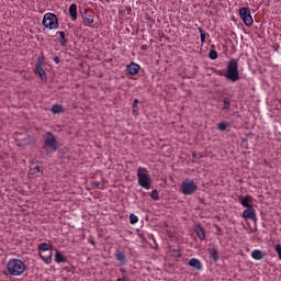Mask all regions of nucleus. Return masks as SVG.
I'll return each instance as SVG.
<instances>
[{
    "mask_svg": "<svg viewBox=\"0 0 281 281\" xmlns=\"http://www.w3.org/2000/svg\"><path fill=\"white\" fill-rule=\"evenodd\" d=\"M217 76H224L226 80L231 82H238L240 80V71L238 70V59H231L227 63L226 69L224 70H215Z\"/></svg>",
    "mask_w": 281,
    "mask_h": 281,
    "instance_id": "1",
    "label": "nucleus"
},
{
    "mask_svg": "<svg viewBox=\"0 0 281 281\" xmlns=\"http://www.w3.org/2000/svg\"><path fill=\"white\" fill-rule=\"evenodd\" d=\"M7 269L10 276H23L27 266L20 259H10L7 263Z\"/></svg>",
    "mask_w": 281,
    "mask_h": 281,
    "instance_id": "2",
    "label": "nucleus"
},
{
    "mask_svg": "<svg viewBox=\"0 0 281 281\" xmlns=\"http://www.w3.org/2000/svg\"><path fill=\"white\" fill-rule=\"evenodd\" d=\"M137 179L138 186H140V188H144L145 190H150V183H153V180L150 179V175L148 173V170L146 168L139 167L137 169Z\"/></svg>",
    "mask_w": 281,
    "mask_h": 281,
    "instance_id": "3",
    "label": "nucleus"
},
{
    "mask_svg": "<svg viewBox=\"0 0 281 281\" xmlns=\"http://www.w3.org/2000/svg\"><path fill=\"white\" fill-rule=\"evenodd\" d=\"M196 190H199V186L194 183V180L186 179L181 182L180 192H182L184 196H190L194 194Z\"/></svg>",
    "mask_w": 281,
    "mask_h": 281,
    "instance_id": "4",
    "label": "nucleus"
},
{
    "mask_svg": "<svg viewBox=\"0 0 281 281\" xmlns=\"http://www.w3.org/2000/svg\"><path fill=\"white\" fill-rule=\"evenodd\" d=\"M42 25L46 30H58V18L54 13H46L43 16Z\"/></svg>",
    "mask_w": 281,
    "mask_h": 281,
    "instance_id": "5",
    "label": "nucleus"
},
{
    "mask_svg": "<svg viewBox=\"0 0 281 281\" xmlns=\"http://www.w3.org/2000/svg\"><path fill=\"white\" fill-rule=\"evenodd\" d=\"M239 16L243 21V23L247 27H251L254 25V18L251 16V10L247 7H243L239 9Z\"/></svg>",
    "mask_w": 281,
    "mask_h": 281,
    "instance_id": "6",
    "label": "nucleus"
},
{
    "mask_svg": "<svg viewBox=\"0 0 281 281\" xmlns=\"http://www.w3.org/2000/svg\"><path fill=\"white\" fill-rule=\"evenodd\" d=\"M52 148L53 153H56L58 150V140H56V136H54V133L47 132L46 138L44 139V148Z\"/></svg>",
    "mask_w": 281,
    "mask_h": 281,
    "instance_id": "7",
    "label": "nucleus"
},
{
    "mask_svg": "<svg viewBox=\"0 0 281 281\" xmlns=\"http://www.w3.org/2000/svg\"><path fill=\"white\" fill-rule=\"evenodd\" d=\"M37 249L38 251H49L47 256L40 255V257L42 258V260H44V262H46V265H52V245L47 243H41L38 244Z\"/></svg>",
    "mask_w": 281,
    "mask_h": 281,
    "instance_id": "8",
    "label": "nucleus"
},
{
    "mask_svg": "<svg viewBox=\"0 0 281 281\" xmlns=\"http://www.w3.org/2000/svg\"><path fill=\"white\" fill-rule=\"evenodd\" d=\"M35 71L38 74L42 82H47V72H45V69H43V57H38V60L35 65Z\"/></svg>",
    "mask_w": 281,
    "mask_h": 281,
    "instance_id": "9",
    "label": "nucleus"
},
{
    "mask_svg": "<svg viewBox=\"0 0 281 281\" xmlns=\"http://www.w3.org/2000/svg\"><path fill=\"white\" fill-rule=\"evenodd\" d=\"M243 218H250V221H258V217L256 216V209L254 206H248L246 210L243 212Z\"/></svg>",
    "mask_w": 281,
    "mask_h": 281,
    "instance_id": "10",
    "label": "nucleus"
},
{
    "mask_svg": "<svg viewBox=\"0 0 281 281\" xmlns=\"http://www.w3.org/2000/svg\"><path fill=\"white\" fill-rule=\"evenodd\" d=\"M139 69H142V67L135 61H131L130 65L126 66V72L130 76H136V74H139Z\"/></svg>",
    "mask_w": 281,
    "mask_h": 281,
    "instance_id": "11",
    "label": "nucleus"
},
{
    "mask_svg": "<svg viewBox=\"0 0 281 281\" xmlns=\"http://www.w3.org/2000/svg\"><path fill=\"white\" fill-rule=\"evenodd\" d=\"M83 23L91 25L93 23V11L85 9L82 13Z\"/></svg>",
    "mask_w": 281,
    "mask_h": 281,
    "instance_id": "12",
    "label": "nucleus"
},
{
    "mask_svg": "<svg viewBox=\"0 0 281 281\" xmlns=\"http://www.w3.org/2000/svg\"><path fill=\"white\" fill-rule=\"evenodd\" d=\"M189 267H192L195 271H201L203 269V263H201V260L192 258L189 260Z\"/></svg>",
    "mask_w": 281,
    "mask_h": 281,
    "instance_id": "13",
    "label": "nucleus"
},
{
    "mask_svg": "<svg viewBox=\"0 0 281 281\" xmlns=\"http://www.w3.org/2000/svg\"><path fill=\"white\" fill-rule=\"evenodd\" d=\"M254 201V198L251 195H246V196H239V203L243 205V207H254V205L249 204Z\"/></svg>",
    "mask_w": 281,
    "mask_h": 281,
    "instance_id": "14",
    "label": "nucleus"
},
{
    "mask_svg": "<svg viewBox=\"0 0 281 281\" xmlns=\"http://www.w3.org/2000/svg\"><path fill=\"white\" fill-rule=\"evenodd\" d=\"M69 15L71 16L72 21H77L78 20V4L77 3H72L69 7Z\"/></svg>",
    "mask_w": 281,
    "mask_h": 281,
    "instance_id": "15",
    "label": "nucleus"
},
{
    "mask_svg": "<svg viewBox=\"0 0 281 281\" xmlns=\"http://www.w3.org/2000/svg\"><path fill=\"white\" fill-rule=\"evenodd\" d=\"M207 252L211 260H213V262H218V250H216V248L214 247L207 248Z\"/></svg>",
    "mask_w": 281,
    "mask_h": 281,
    "instance_id": "16",
    "label": "nucleus"
},
{
    "mask_svg": "<svg viewBox=\"0 0 281 281\" xmlns=\"http://www.w3.org/2000/svg\"><path fill=\"white\" fill-rule=\"evenodd\" d=\"M265 252H262V250L260 249H255L251 251V258L254 260H262L265 258Z\"/></svg>",
    "mask_w": 281,
    "mask_h": 281,
    "instance_id": "17",
    "label": "nucleus"
},
{
    "mask_svg": "<svg viewBox=\"0 0 281 281\" xmlns=\"http://www.w3.org/2000/svg\"><path fill=\"white\" fill-rule=\"evenodd\" d=\"M115 258L117 262H121V265H126L128 260L126 259V255L122 251H116Z\"/></svg>",
    "mask_w": 281,
    "mask_h": 281,
    "instance_id": "18",
    "label": "nucleus"
},
{
    "mask_svg": "<svg viewBox=\"0 0 281 281\" xmlns=\"http://www.w3.org/2000/svg\"><path fill=\"white\" fill-rule=\"evenodd\" d=\"M55 262H57V265H60L61 262H68V260L65 257V255H61L59 250H56V252H55Z\"/></svg>",
    "mask_w": 281,
    "mask_h": 281,
    "instance_id": "19",
    "label": "nucleus"
},
{
    "mask_svg": "<svg viewBox=\"0 0 281 281\" xmlns=\"http://www.w3.org/2000/svg\"><path fill=\"white\" fill-rule=\"evenodd\" d=\"M195 234L200 240H205V229H203L201 225L195 226Z\"/></svg>",
    "mask_w": 281,
    "mask_h": 281,
    "instance_id": "20",
    "label": "nucleus"
},
{
    "mask_svg": "<svg viewBox=\"0 0 281 281\" xmlns=\"http://www.w3.org/2000/svg\"><path fill=\"white\" fill-rule=\"evenodd\" d=\"M137 104H139V99H134L132 103V115H134L135 117L139 115V110L137 109Z\"/></svg>",
    "mask_w": 281,
    "mask_h": 281,
    "instance_id": "21",
    "label": "nucleus"
},
{
    "mask_svg": "<svg viewBox=\"0 0 281 281\" xmlns=\"http://www.w3.org/2000/svg\"><path fill=\"white\" fill-rule=\"evenodd\" d=\"M232 99L229 97H225L223 99V108L222 111H224L225 113H227V111H229V105H231Z\"/></svg>",
    "mask_w": 281,
    "mask_h": 281,
    "instance_id": "22",
    "label": "nucleus"
},
{
    "mask_svg": "<svg viewBox=\"0 0 281 281\" xmlns=\"http://www.w3.org/2000/svg\"><path fill=\"white\" fill-rule=\"evenodd\" d=\"M50 111H52V113H54L55 115H58V114L63 113V111H65V109L63 108L61 104L56 103V104H54V105L52 106Z\"/></svg>",
    "mask_w": 281,
    "mask_h": 281,
    "instance_id": "23",
    "label": "nucleus"
},
{
    "mask_svg": "<svg viewBox=\"0 0 281 281\" xmlns=\"http://www.w3.org/2000/svg\"><path fill=\"white\" fill-rule=\"evenodd\" d=\"M57 34L59 35V43L61 45V47H67V43H68V40L65 37V32L63 31H59L57 32Z\"/></svg>",
    "mask_w": 281,
    "mask_h": 281,
    "instance_id": "24",
    "label": "nucleus"
},
{
    "mask_svg": "<svg viewBox=\"0 0 281 281\" xmlns=\"http://www.w3.org/2000/svg\"><path fill=\"white\" fill-rule=\"evenodd\" d=\"M149 196L153 199V201H159V191L157 189L153 190Z\"/></svg>",
    "mask_w": 281,
    "mask_h": 281,
    "instance_id": "25",
    "label": "nucleus"
},
{
    "mask_svg": "<svg viewBox=\"0 0 281 281\" xmlns=\"http://www.w3.org/2000/svg\"><path fill=\"white\" fill-rule=\"evenodd\" d=\"M209 58L211 60H216V58H218V53L216 50H214V49L210 50L209 52Z\"/></svg>",
    "mask_w": 281,
    "mask_h": 281,
    "instance_id": "26",
    "label": "nucleus"
},
{
    "mask_svg": "<svg viewBox=\"0 0 281 281\" xmlns=\"http://www.w3.org/2000/svg\"><path fill=\"white\" fill-rule=\"evenodd\" d=\"M138 221H139V218L134 213H132L130 215V223H131V225H135Z\"/></svg>",
    "mask_w": 281,
    "mask_h": 281,
    "instance_id": "27",
    "label": "nucleus"
},
{
    "mask_svg": "<svg viewBox=\"0 0 281 281\" xmlns=\"http://www.w3.org/2000/svg\"><path fill=\"white\" fill-rule=\"evenodd\" d=\"M217 128H218V131H221L222 133L225 132V131H227V123H225V122L218 123V124H217Z\"/></svg>",
    "mask_w": 281,
    "mask_h": 281,
    "instance_id": "28",
    "label": "nucleus"
},
{
    "mask_svg": "<svg viewBox=\"0 0 281 281\" xmlns=\"http://www.w3.org/2000/svg\"><path fill=\"white\" fill-rule=\"evenodd\" d=\"M206 36H207V33L201 31L200 41H201L202 45H203V43H205V37Z\"/></svg>",
    "mask_w": 281,
    "mask_h": 281,
    "instance_id": "29",
    "label": "nucleus"
},
{
    "mask_svg": "<svg viewBox=\"0 0 281 281\" xmlns=\"http://www.w3.org/2000/svg\"><path fill=\"white\" fill-rule=\"evenodd\" d=\"M171 251H172L175 258H181V251H180V250H178V249H172Z\"/></svg>",
    "mask_w": 281,
    "mask_h": 281,
    "instance_id": "30",
    "label": "nucleus"
},
{
    "mask_svg": "<svg viewBox=\"0 0 281 281\" xmlns=\"http://www.w3.org/2000/svg\"><path fill=\"white\" fill-rule=\"evenodd\" d=\"M274 249H276V251H277V254L279 256V260H281V245L278 244Z\"/></svg>",
    "mask_w": 281,
    "mask_h": 281,
    "instance_id": "31",
    "label": "nucleus"
},
{
    "mask_svg": "<svg viewBox=\"0 0 281 281\" xmlns=\"http://www.w3.org/2000/svg\"><path fill=\"white\" fill-rule=\"evenodd\" d=\"M91 187L95 190V189H100V182L94 181L91 183Z\"/></svg>",
    "mask_w": 281,
    "mask_h": 281,
    "instance_id": "32",
    "label": "nucleus"
},
{
    "mask_svg": "<svg viewBox=\"0 0 281 281\" xmlns=\"http://www.w3.org/2000/svg\"><path fill=\"white\" fill-rule=\"evenodd\" d=\"M192 164H198L199 162V159L196 158V153H193L192 154Z\"/></svg>",
    "mask_w": 281,
    "mask_h": 281,
    "instance_id": "33",
    "label": "nucleus"
},
{
    "mask_svg": "<svg viewBox=\"0 0 281 281\" xmlns=\"http://www.w3.org/2000/svg\"><path fill=\"white\" fill-rule=\"evenodd\" d=\"M33 172L36 175V172H41V166H35L33 168Z\"/></svg>",
    "mask_w": 281,
    "mask_h": 281,
    "instance_id": "34",
    "label": "nucleus"
},
{
    "mask_svg": "<svg viewBox=\"0 0 281 281\" xmlns=\"http://www.w3.org/2000/svg\"><path fill=\"white\" fill-rule=\"evenodd\" d=\"M54 63H56V65H60V57L55 56L54 57Z\"/></svg>",
    "mask_w": 281,
    "mask_h": 281,
    "instance_id": "35",
    "label": "nucleus"
},
{
    "mask_svg": "<svg viewBox=\"0 0 281 281\" xmlns=\"http://www.w3.org/2000/svg\"><path fill=\"white\" fill-rule=\"evenodd\" d=\"M116 281H128V279H126V277H123V278H119Z\"/></svg>",
    "mask_w": 281,
    "mask_h": 281,
    "instance_id": "36",
    "label": "nucleus"
},
{
    "mask_svg": "<svg viewBox=\"0 0 281 281\" xmlns=\"http://www.w3.org/2000/svg\"><path fill=\"white\" fill-rule=\"evenodd\" d=\"M120 271H121V273H123V274L126 273V270H125L124 268H121Z\"/></svg>",
    "mask_w": 281,
    "mask_h": 281,
    "instance_id": "37",
    "label": "nucleus"
},
{
    "mask_svg": "<svg viewBox=\"0 0 281 281\" xmlns=\"http://www.w3.org/2000/svg\"><path fill=\"white\" fill-rule=\"evenodd\" d=\"M198 31L200 32V35H201V32H205V31H203L202 27H198Z\"/></svg>",
    "mask_w": 281,
    "mask_h": 281,
    "instance_id": "38",
    "label": "nucleus"
},
{
    "mask_svg": "<svg viewBox=\"0 0 281 281\" xmlns=\"http://www.w3.org/2000/svg\"><path fill=\"white\" fill-rule=\"evenodd\" d=\"M142 49L146 50V49H148V46L143 45V46H142Z\"/></svg>",
    "mask_w": 281,
    "mask_h": 281,
    "instance_id": "39",
    "label": "nucleus"
},
{
    "mask_svg": "<svg viewBox=\"0 0 281 281\" xmlns=\"http://www.w3.org/2000/svg\"><path fill=\"white\" fill-rule=\"evenodd\" d=\"M216 229H217L218 234H222L221 228L218 226H216Z\"/></svg>",
    "mask_w": 281,
    "mask_h": 281,
    "instance_id": "40",
    "label": "nucleus"
},
{
    "mask_svg": "<svg viewBox=\"0 0 281 281\" xmlns=\"http://www.w3.org/2000/svg\"><path fill=\"white\" fill-rule=\"evenodd\" d=\"M241 142H244V143H245V142H248V139H247V138H243V139H241Z\"/></svg>",
    "mask_w": 281,
    "mask_h": 281,
    "instance_id": "41",
    "label": "nucleus"
},
{
    "mask_svg": "<svg viewBox=\"0 0 281 281\" xmlns=\"http://www.w3.org/2000/svg\"><path fill=\"white\" fill-rule=\"evenodd\" d=\"M200 201H201V203H204V202H205V200H204V199H200Z\"/></svg>",
    "mask_w": 281,
    "mask_h": 281,
    "instance_id": "42",
    "label": "nucleus"
},
{
    "mask_svg": "<svg viewBox=\"0 0 281 281\" xmlns=\"http://www.w3.org/2000/svg\"><path fill=\"white\" fill-rule=\"evenodd\" d=\"M66 269V271H69V268H65Z\"/></svg>",
    "mask_w": 281,
    "mask_h": 281,
    "instance_id": "43",
    "label": "nucleus"
}]
</instances>
